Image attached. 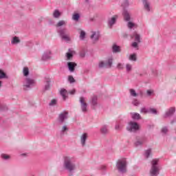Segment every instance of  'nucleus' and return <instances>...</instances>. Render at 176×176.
I'll use <instances>...</instances> for the list:
<instances>
[{"label": "nucleus", "mask_w": 176, "mask_h": 176, "mask_svg": "<svg viewBox=\"0 0 176 176\" xmlns=\"http://www.w3.org/2000/svg\"><path fill=\"white\" fill-rule=\"evenodd\" d=\"M64 166L67 171L72 173L75 170V164L72 163V157H65Z\"/></svg>", "instance_id": "1"}, {"label": "nucleus", "mask_w": 176, "mask_h": 176, "mask_svg": "<svg viewBox=\"0 0 176 176\" xmlns=\"http://www.w3.org/2000/svg\"><path fill=\"white\" fill-rule=\"evenodd\" d=\"M127 162L126 159L119 160L117 162V168L120 173H126Z\"/></svg>", "instance_id": "2"}, {"label": "nucleus", "mask_w": 176, "mask_h": 176, "mask_svg": "<svg viewBox=\"0 0 176 176\" xmlns=\"http://www.w3.org/2000/svg\"><path fill=\"white\" fill-rule=\"evenodd\" d=\"M159 162V160L155 159L153 160L151 164V169L150 170V175L151 176H157L159 174V168H157V163Z\"/></svg>", "instance_id": "3"}, {"label": "nucleus", "mask_w": 176, "mask_h": 176, "mask_svg": "<svg viewBox=\"0 0 176 176\" xmlns=\"http://www.w3.org/2000/svg\"><path fill=\"white\" fill-rule=\"evenodd\" d=\"M126 129L129 131H138L140 130V125L137 122H130Z\"/></svg>", "instance_id": "4"}, {"label": "nucleus", "mask_w": 176, "mask_h": 176, "mask_svg": "<svg viewBox=\"0 0 176 176\" xmlns=\"http://www.w3.org/2000/svg\"><path fill=\"white\" fill-rule=\"evenodd\" d=\"M59 34L62 38V39H64V41H66V42H69L71 41V37H69V33L67 30L63 29L59 31Z\"/></svg>", "instance_id": "5"}, {"label": "nucleus", "mask_w": 176, "mask_h": 176, "mask_svg": "<svg viewBox=\"0 0 176 176\" xmlns=\"http://www.w3.org/2000/svg\"><path fill=\"white\" fill-rule=\"evenodd\" d=\"M112 58H110L108 59L107 63H104V61H100L99 63V67L100 68H104L105 67L106 68H111L112 67Z\"/></svg>", "instance_id": "6"}, {"label": "nucleus", "mask_w": 176, "mask_h": 176, "mask_svg": "<svg viewBox=\"0 0 176 176\" xmlns=\"http://www.w3.org/2000/svg\"><path fill=\"white\" fill-rule=\"evenodd\" d=\"M34 83H35V81L31 78H26L25 82L23 85V89L24 90H27L28 89H30L31 86L34 85Z\"/></svg>", "instance_id": "7"}, {"label": "nucleus", "mask_w": 176, "mask_h": 176, "mask_svg": "<svg viewBox=\"0 0 176 176\" xmlns=\"http://www.w3.org/2000/svg\"><path fill=\"white\" fill-rule=\"evenodd\" d=\"M80 102L81 104L82 112H86L87 111V103H86V99L83 97L80 98Z\"/></svg>", "instance_id": "8"}, {"label": "nucleus", "mask_w": 176, "mask_h": 176, "mask_svg": "<svg viewBox=\"0 0 176 176\" xmlns=\"http://www.w3.org/2000/svg\"><path fill=\"white\" fill-rule=\"evenodd\" d=\"M99 38H100V33L97 32H91V39H92L94 42H96V41H98Z\"/></svg>", "instance_id": "9"}, {"label": "nucleus", "mask_w": 176, "mask_h": 176, "mask_svg": "<svg viewBox=\"0 0 176 176\" xmlns=\"http://www.w3.org/2000/svg\"><path fill=\"white\" fill-rule=\"evenodd\" d=\"M76 65H77L76 63L74 62L67 63V67L70 72H74V71H75V67H76Z\"/></svg>", "instance_id": "10"}, {"label": "nucleus", "mask_w": 176, "mask_h": 176, "mask_svg": "<svg viewBox=\"0 0 176 176\" xmlns=\"http://www.w3.org/2000/svg\"><path fill=\"white\" fill-rule=\"evenodd\" d=\"M118 15H114L113 16L110 20H109V25L110 26V28L112 27V25L113 24H115V23H116V20H118Z\"/></svg>", "instance_id": "11"}, {"label": "nucleus", "mask_w": 176, "mask_h": 176, "mask_svg": "<svg viewBox=\"0 0 176 176\" xmlns=\"http://www.w3.org/2000/svg\"><path fill=\"white\" fill-rule=\"evenodd\" d=\"M122 14L124 16V19L125 21H130V14H129V12L127 10H124Z\"/></svg>", "instance_id": "12"}, {"label": "nucleus", "mask_w": 176, "mask_h": 176, "mask_svg": "<svg viewBox=\"0 0 176 176\" xmlns=\"http://www.w3.org/2000/svg\"><path fill=\"white\" fill-rule=\"evenodd\" d=\"M86 140H87V133H83L80 137V141L82 146H85Z\"/></svg>", "instance_id": "13"}, {"label": "nucleus", "mask_w": 176, "mask_h": 176, "mask_svg": "<svg viewBox=\"0 0 176 176\" xmlns=\"http://www.w3.org/2000/svg\"><path fill=\"white\" fill-rule=\"evenodd\" d=\"M67 115H68V113L67 112H64V113H62L61 114H60L59 116V120L60 122H64V120L65 119H67Z\"/></svg>", "instance_id": "14"}, {"label": "nucleus", "mask_w": 176, "mask_h": 176, "mask_svg": "<svg viewBox=\"0 0 176 176\" xmlns=\"http://www.w3.org/2000/svg\"><path fill=\"white\" fill-rule=\"evenodd\" d=\"M174 112H175V108L171 107L169 109V110L166 112V116H171V115L174 114Z\"/></svg>", "instance_id": "15"}, {"label": "nucleus", "mask_w": 176, "mask_h": 176, "mask_svg": "<svg viewBox=\"0 0 176 176\" xmlns=\"http://www.w3.org/2000/svg\"><path fill=\"white\" fill-rule=\"evenodd\" d=\"M143 3L144 6V9H146L147 12H149V10H151L150 6H149V1H148V0H144Z\"/></svg>", "instance_id": "16"}, {"label": "nucleus", "mask_w": 176, "mask_h": 176, "mask_svg": "<svg viewBox=\"0 0 176 176\" xmlns=\"http://www.w3.org/2000/svg\"><path fill=\"white\" fill-rule=\"evenodd\" d=\"M131 116H132V119H134L135 120H138L141 119V116L140 115V113H133L131 114Z\"/></svg>", "instance_id": "17"}, {"label": "nucleus", "mask_w": 176, "mask_h": 176, "mask_svg": "<svg viewBox=\"0 0 176 176\" xmlns=\"http://www.w3.org/2000/svg\"><path fill=\"white\" fill-rule=\"evenodd\" d=\"M67 94H68V93L67 92L66 89H62L60 90V96L63 97V100H65V98H67Z\"/></svg>", "instance_id": "18"}, {"label": "nucleus", "mask_w": 176, "mask_h": 176, "mask_svg": "<svg viewBox=\"0 0 176 176\" xmlns=\"http://www.w3.org/2000/svg\"><path fill=\"white\" fill-rule=\"evenodd\" d=\"M113 53L120 52V47H119L116 45H113Z\"/></svg>", "instance_id": "19"}, {"label": "nucleus", "mask_w": 176, "mask_h": 176, "mask_svg": "<svg viewBox=\"0 0 176 176\" xmlns=\"http://www.w3.org/2000/svg\"><path fill=\"white\" fill-rule=\"evenodd\" d=\"M0 79H8V76L2 69H0Z\"/></svg>", "instance_id": "20"}, {"label": "nucleus", "mask_w": 176, "mask_h": 176, "mask_svg": "<svg viewBox=\"0 0 176 176\" xmlns=\"http://www.w3.org/2000/svg\"><path fill=\"white\" fill-rule=\"evenodd\" d=\"M134 36H135V42H138V43H140V42H141V36H140V34L137 33H134Z\"/></svg>", "instance_id": "21"}, {"label": "nucleus", "mask_w": 176, "mask_h": 176, "mask_svg": "<svg viewBox=\"0 0 176 176\" xmlns=\"http://www.w3.org/2000/svg\"><path fill=\"white\" fill-rule=\"evenodd\" d=\"M129 59L131 61H137V55L135 54H131Z\"/></svg>", "instance_id": "22"}, {"label": "nucleus", "mask_w": 176, "mask_h": 176, "mask_svg": "<svg viewBox=\"0 0 176 176\" xmlns=\"http://www.w3.org/2000/svg\"><path fill=\"white\" fill-rule=\"evenodd\" d=\"M100 131L102 134H107L108 133V126H104L101 128Z\"/></svg>", "instance_id": "23"}, {"label": "nucleus", "mask_w": 176, "mask_h": 176, "mask_svg": "<svg viewBox=\"0 0 176 176\" xmlns=\"http://www.w3.org/2000/svg\"><path fill=\"white\" fill-rule=\"evenodd\" d=\"M11 43H13V44H16V43H20V39L19 38V37L17 36H14L12 41H11Z\"/></svg>", "instance_id": "24"}, {"label": "nucleus", "mask_w": 176, "mask_h": 176, "mask_svg": "<svg viewBox=\"0 0 176 176\" xmlns=\"http://www.w3.org/2000/svg\"><path fill=\"white\" fill-rule=\"evenodd\" d=\"M132 69H133V66L131 65V64L127 63L126 65V72H130L131 71H132Z\"/></svg>", "instance_id": "25"}, {"label": "nucleus", "mask_w": 176, "mask_h": 176, "mask_svg": "<svg viewBox=\"0 0 176 176\" xmlns=\"http://www.w3.org/2000/svg\"><path fill=\"white\" fill-rule=\"evenodd\" d=\"M61 14L60 13V12L58 11V10H56L54 13H53V16L54 17H55L56 19H58L59 16H60Z\"/></svg>", "instance_id": "26"}, {"label": "nucleus", "mask_w": 176, "mask_h": 176, "mask_svg": "<svg viewBox=\"0 0 176 176\" xmlns=\"http://www.w3.org/2000/svg\"><path fill=\"white\" fill-rule=\"evenodd\" d=\"M80 17V16L79 14L75 13L72 16V19L74 20V21H78V20H79Z\"/></svg>", "instance_id": "27"}, {"label": "nucleus", "mask_w": 176, "mask_h": 176, "mask_svg": "<svg viewBox=\"0 0 176 176\" xmlns=\"http://www.w3.org/2000/svg\"><path fill=\"white\" fill-rule=\"evenodd\" d=\"M85 36H86V32H85V31L83 30H80V38L81 40L85 39Z\"/></svg>", "instance_id": "28"}, {"label": "nucleus", "mask_w": 176, "mask_h": 176, "mask_svg": "<svg viewBox=\"0 0 176 176\" xmlns=\"http://www.w3.org/2000/svg\"><path fill=\"white\" fill-rule=\"evenodd\" d=\"M1 158L4 160H9V159H10V155L8 154H1Z\"/></svg>", "instance_id": "29"}, {"label": "nucleus", "mask_w": 176, "mask_h": 176, "mask_svg": "<svg viewBox=\"0 0 176 176\" xmlns=\"http://www.w3.org/2000/svg\"><path fill=\"white\" fill-rule=\"evenodd\" d=\"M67 24V22L65 21H60L57 25L56 27H62V25H65Z\"/></svg>", "instance_id": "30"}, {"label": "nucleus", "mask_w": 176, "mask_h": 176, "mask_svg": "<svg viewBox=\"0 0 176 176\" xmlns=\"http://www.w3.org/2000/svg\"><path fill=\"white\" fill-rule=\"evenodd\" d=\"M28 74H30V71L28 69V67H24L23 68V75H24V76H28Z\"/></svg>", "instance_id": "31"}, {"label": "nucleus", "mask_w": 176, "mask_h": 176, "mask_svg": "<svg viewBox=\"0 0 176 176\" xmlns=\"http://www.w3.org/2000/svg\"><path fill=\"white\" fill-rule=\"evenodd\" d=\"M129 91L131 93V96H132L133 97H137V93L135 92V90H134L133 89H131Z\"/></svg>", "instance_id": "32"}, {"label": "nucleus", "mask_w": 176, "mask_h": 176, "mask_svg": "<svg viewBox=\"0 0 176 176\" xmlns=\"http://www.w3.org/2000/svg\"><path fill=\"white\" fill-rule=\"evenodd\" d=\"M117 68H118V69H124V65H123V63H119L117 64Z\"/></svg>", "instance_id": "33"}, {"label": "nucleus", "mask_w": 176, "mask_h": 176, "mask_svg": "<svg viewBox=\"0 0 176 176\" xmlns=\"http://www.w3.org/2000/svg\"><path fill=\"white\" fill-rule=\"evenodd\" d=\"M56 104H57V100H56V99H52L51 100V102H50V107H53V106L56 105Z\"/></svg>", "instance_id": "34"}, {"label": "nucleus", "mask_w": 176, "mask_h": 176, "mask_svg": "<svg viewBox=\"0 0 176 176\" xmlns=\"http://www.w3.org/2000/svg\"><path fill=\"white\" fill-rule=\"evenodd\" d=\"M68 80L70 83H75V78H74V76H69Z\"/></svg>", "instance_id": "35"}, {"label": "nucleus", "mask_w": 176, "mask_h": 176, "mask_svg": "<svg viewBox=\"0 0 176 176\" xmlns=\"http://www.w3.org/2000/svg\"><path fill=\"white\" fill-rule=\"evenodd\" d=\"M149 111L145 108L142 107L140 109V113H148Z\"/></svg>", "instance_id": "36"}, {"label": "nucleus", "mask_w": 176, "mask_h": 176, "mask_svg": "<svg viewBox=\"0 0 176 176\" xmlns=\"http://www.w3.org/2000/svg\"><path fill=\"white\" fill-rule=\"evenodd\" d=\"M66 57L67 60H71L72 58V57H74V55H72V54L67 52L66 54Z\"/></svg>", "instance_id": "37"}, {"label": "nucleus", "mask_w": 176, "mask_h": 176, "mask_svg": "<svg viewBox=\"0 0 176 176\" xmlns=\"http://www.w3.org/2000/svg\"><path fill=\"white\" fill-rule=\"evenodd\" d=\"M133 47H135V49H137L138 47V42L135 41L132 43Z\"/></svg>", "instance_id": "38"}, {"label": "nucleus", "mask_w": 176, "mask_h": 176, "mask_svg": "<svg viewBox=\"0 0 176 176\" xmlns=\"http://www.w3.org/2000/svg\"><path fill=\"white\" fill-rule=\"evenodd\" d=\"M133 104L135 105V107H138V105H140V102H138L137 100H135L133 101Z\"/></svg>", "instance_id": "39"}, {"label": "nucleus", "mask_w": 176, "mask_h": 176, "mask_svg": "<svg viewBox=\"0 0 176 176\" xmlns=\"http://www.w3.org/2000/svg\"><path fill=\"white\" fill-rule=\"evenodd\" d=\"M122 5L124 7L129 6V1H127V0H124V2L122 3Z\"/></svg>", "instance_id": "40"}, {"label": "nucleus", "mask_w": 176, "mask_h": 176, "mask_svg": "<svg viewBox=\"0 0 176 176\" xmlns=\"http://www.w3.org/2000/svg\"><path fill=\"white\" fill-rule=\"evenodd\" d=\"M149 155H151V150L146 151V153H145L146 157H149Z\"/></svg>", "instance_id": "41"}, {"label": "nucleus", "mask_w": 176, "mask_h": 176, "mask_svg": "<svg viewBox=\"0 0 176 176\" xmlns=\"http://www.w3.org/2000/svg\"><path fill=\"white\" fill-rule=\"evenodd\" d=\"M134 25H135V24H134V23H132V22H129V23H128V27H129V28H131L132 27H134Z\"/></svg>", "instance_id": "42"}, {"label": "nucleus", "mask_w": 176, "mask_h": 176, "mask_svg": "<svg viewBox=\"0 0 176 176\" xmlns=\"http://www.w3.org/2000/svg\"><path fill=\"white\" fill-rule=\"evenodd\" d=\"M50 89V83L47 81V85H45V90H49Z\"/></svg>", "instance_id": "43"}, {"label": "nucleus", "mask_w": 176, "mask_h": 176, "mask_svg": "<svg viewBox=\"0 0 176 176\" xmlns=\"http://www.w3.org/2000/svg\"><path fill=\"white\" fill-rule=\"evenodd\" d=\"M49 58H50V56H47L46 54H44L42 58L43 60H49Z\"/></svg>", "instance_id": "44"}, {"label": "nucleus", "mask_w": 176, "mask_h": 176, "mask_svg": "<svg viewBox=\"0 0 176 176\" xmlns=\"http://www.w3.org/2000/svg\"><path fill=\"white\" fill-rule=\"evenodd\" d=\"M150 111L152 112V113H155L156 115V113H157V111H156L155 109H151Z\"/></svg>", "instance_id": "45"}, {"label": "nucleus", "mask_w": 176, "mask_h": 176, "mask_svg": "<svg viewBox=\"0 0 176 176\" xmlns=\"http://www.w3.org/2000/svg\"><path fill=\"white\" fill-rule=\"evenodd\" d=\"M153 93V91L152 90H148L147 91L148 96H151V94H152Z\"/></svg>", "instance_id": "46"}, {"label": "nucleus", "mask_w": 176, "mask_h": 176, "mask_svg": "<svg viewBox=\"0 0 176 176\" xmlns=\"http://www.w3.org/2000/svg\"><path fill=\"white\" fill-rule=\"evenodd\" d=\"M67 130H68V128H67L66 126H64L62 128V131H67Z\"/></svg>", "instance_id": "47"}, {"label": "nucleus", "mask_w": 176, "mask_h": 176, "mask_svg": "<svg viewBox=\"0 0 176 176\" xmlns=\"http://www.w3.org/2000/svg\"><path fill=\"white\" fill-rule=\"evenodd\" d=\"M162 131L163 133H166L167 132V128H163V129H162Z\"/></svg>", "instance_id": "48"}, {"label": "nucleus", "mask_w": 176, "mask_h": 176, "mask_svg": "<svg viewBox=\"0 0 176 176\" xmlns=\"http://www.w3.org/2000/svg\"><path fill=\"white\" fill-rule=\"evenodd\" d=\"M75 89H73L72 91H69L70 94H75Z\"/></svg>", "instance_id": "49"}, {"label": "nucleus", "mask_w": 176, "mask_h": 176, "mask_svg": "<svg viewBox=\"0 0 176 176\" xmlns=\"http://www.w3.org/2000/svg\"><path fill=\"white\" fill-rule=\"evenodd\" d=\"M136 145H141L140 142H136Z\"/></svg>", "instance_id": "50"}, {"label": "nucleus", "mask_w": 176, "mask_h": 176, "mask_svg": "<svg viewBox=\"0 0 176 176\" xmlns=\"http://www.w3.org/2000/svg\"><path fill=\"white\" fill-rule=\"evenodd\" d=\"M0 87H2V81H0Z\"/></svg>", "instance_id": "51"}, {"label": "nucleus", "mask_w": 176, "mask_h": 176, "mask_svg": "<svg viewBox=\"0 0 176 176\" xmlns=\"http://www.w3.org/2000/svg\"><path fill=\"white\" fill-rule=\"evenodd\" d=\"M94 105H96V102H93Z\"/></svg>", "instance_id": "52"}, {"label": "nucleus", "mask_w": 176, "mask_h": 176, "mask_svg": "<svg viewBox=\"0 0 176 176\" xmlns=\"http://www.w3.org/2000/svg\"><path fill=\"white\" fill-rule=\"evenodd\" d=\"M116 129L118 130V126H116Z\"/></svg>", "instance_id": "53"}]
</instances>
